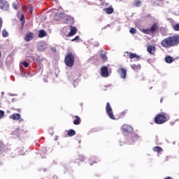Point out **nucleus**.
<instances>
[{"mask_svg":"<svg viewBox=\"0 0 179 179\" xmlns=\"http://www.w3.org/2000/svg\"><path fill=\"white\" fill-rule=\"evenodd\" d=\"M179 45V36L174 35L165 38L161 41L162 47L164 48H172V47H177Z\"/></svg>","mask_w":179,"mask_h":179,"instance_id":"nucleus-1","label":"nucleus"},{"mask_svg":"<svg viewBox=\"0 0 179 179\" xmlns=\"http://www.w3.org/2000/svg\"><path fill=\"white\" fill-rule=\"evenodd\" d=\"M154 121L155 124H157L158 125L164 124V122H167V114L164 112L157 114Z\"/></svg>","mask_w":179,"mask_h":179,"instance_id":"nucleus-2","label":"nucleus"},{"mask_svg":"<svg viewBox=\"0 0 179 179\" xmlns=\"http://www.w3.org/2000/svg\"><path fill=\"white\" fill-rule=\"evenodd\" d=\"M159 22H153L150 28L143 29L142 31L144 33V34H155V33L159 31Z\"/></svg>","mask_w":179,"mask_h":179,"instance_id":"nucleus-3","label":"nucleus"},{"mask_svg":"<svg viewBox=\"0 0 179 179\" xmlns=\"http://www.w3.org/2000/svg\"><path fill=\"white\" fill-rule=\"evenodd\" d=\"M64 62L66 66L72 68V66H73L75 64V56H73V54L71 52L67 53L64 58Z\"/></svg>","mask_w":179,"mask_h":179,"instance_id":"nucleus-4","label":"nucleus"},{"mask_svg":"<svg viewBox=\"0 0 179 179\" xmlns=\"http://www.w3.org/2000/svg\"><path fill=\"white\" fill-rule=\"evenodd\" d=\"M106 113L110 120H116L115 117L114 116V112H113V108H111V105L109 102L106 103Z\"/></svg>","mask_w":179,"mask_h":179,"instance_id":"nucleus-5","label":"nucleus"},{"mask_svg":"<svg viewBox=\"0 0 179 179\" xmlns=\"http://www.w3.org/2000/svg\"><path fill=\"white\" fill-rule=\"evenodd\" d=\"M101 76H102V78H108V76H110V73H108V67L106 66L101 67Z\"/></svg>","mask_w":179,"mask_h":179,"instance_id":"nucleus-6","label":"nucleus"},{"mask_svg":"<svg viewBox=\"0 0 179 179\" xmlns=\"http://www.w3.org/2000/svg\"><path fill=\"white\" fill-rule=\"evenodd\" d=\"M0 9L8 10L9 9V3L6 0H0Z\"/></svg>","mask_w":179,"mask_h":179,"instance_id":"nucleus-7","label":"nucleus"},{"mask_svg":"<svg viewBox=\"0 0 179 179\" xmlns=\"http://www.w3.org/2000/svg\"><path fill=\"white\" fill-rule=\"evenodd\" d=\"M117 73L120 75L121 79H127V69L124 68H120L117 70Z\"/></svg>","mask_w":179,"mask_h":179,"instance_id":"nucleus-8","label":"nucleus"},{"mask_svg":"<svg viewBox=\"0 0 179 179\" xmlns=\"http://www.w3.org/2000/svg\"><path fill=\"white\" fill-rule=\"evenodd\" d=\"M122 129L123 132H124L125 134H131L134 131V129L132 128V127L128 124H123L122 127Z\"/></svg>","mask_w":179,"mask_h":179,"instance_id":"nucleus-9","label":"nucleus"},{"mask_svg":"<svg viewBox=\"0 0 179 179\" xmlns=\"http://www.w3.org/2000/svg\"><path fill=\"white\" fill-rule=\"evenodd\" d=\"M125 54H127L129 55V57L130 59H134V58H136V61H139V59L141 58V57H139V55H138L135 53L126 52Z\"/></svg>","mask_w":179,"mask_h":179,"instance_id":"nucleus-10","label":"nucleus"},{"mask_svg":"<svg viewBox=\"0 0 179 179\" xmlns=\"http://www.w3.org/2000/svg\"><path fill=\"white\" fill-rule=\"evenodd\" d=\"M33 38H34V34L32 32H29L24 36V40L27 42L31 41V40H33Z\"/></svg>","mask_w":179,"mask_h":179,"instance_id":"nucleus-11","label":"nucleus"},{"mask_svg":"<svg viewBox=\"0 0 179 179\" xmlns=\"http://www.w3.org/2000/svg\"><path fill=\"white\" fill-rule=\"evenodd\" d=\"M156 50V48L154 45H150L147 47V50L149 54H151L153 55L155 54V51Z\"/></svg>","mask_w":179,"mask_h":179,"instance_id":"nucleus-12","label":"nucleus"},{"mask_svg":"<svg viewBox=\"0 0 179 179\" xmlns=\"http://www.w3.org/2000/svg\"><path fill=\"white\" fill-rule=\"evenodd\" d=\"M76 31H78V29L76 27L71 26L70 28V32L69 33V36L71 37V36H75L76 34Z\"/></svg>","mask_w":179,"mask_h":179,"instance_id":"nucleus-13","label":"nucleus"},{"mask_svg":"<svg viewBox=\"0 0 179 179\" xmlns=\"http://www.w3.org/2000/svg\"><path fill=\"white\" fill-rule=\"evenodd\" d=\"M20 114L19 113H13V115H10V118L13 120V121H17V120H20Z\"/></svg>","mask_w":179,"mask_h":179,"instance_id":"nucleus-14","label":"nucleus"},{"mask_svg":"<svg viewBox=\"0 0 179 179\" xmlns=\"http://www.w3.org/2000/svg\"><path fill=\"white\" fill-rule=\"evenodd\" d=\"M103 12H106L107 15H111V13H114V8H113L112 6H110L109 8H104Z\"/></svg>","mask_w":179,"mask_h":179,"instance_id":"nucleus-15","label":"nucleus"},{"mask_svg":"<svg viewBox=\"0 0 179 179\" xmlns=\"http://www.w3.org/2000/svg\"><path fill=\"white\" fill-rule=\"evenodd\" d=\"M131 69H133V71H141V68H142V67H141V64H131Z\"/></svg>","mask_w":179,"mask_h":179,"instance_id":"nucleus-16","label":"nucleus"},{"mask_svg":"<svg viewBox=\"0 0 179 179\" xmlns=\"http://www.w3.org/2000/svg\"><path fill=\"white\" fill-rule=\"evenodd\" d=\"M74 118H76V120L73 122V124H74V125H80V117L78 115L74 116Z\"/></svg>","mask_w":179,"mask_h":179,"instance_id":"nucleus-17","label":"nucleus"},{"mask_svg":"<svg viewBox=\"0 0 179 179\" xmlns=\"http://www.w3.org/2000/svg\"><path fill=\"white\" fill-rule=\"evenodd\" d=\"M45 36H47V32H45L43 29L38 31L39 38H43V37H45Z\"/></svg>","mask_w":179,"mask_h":179,"instance_id":"nucleus-18","label":"nucleus"},{"mask_svg":"<svg viewBox=\"0 0 179 179\" xmlns=\"http://www.w3.org/2000/svg\"><path fill=\"white\" fill-rule=\"evenodd\" d=\"M100 57L101 59H103V61H104L105 62L106 61L108 60L107 55H106V52H104L103 50L101 51Z\"/></svg>","mask_w":179,"mask_h":179,"instance_id":"nucleus-19","label":"nucleus"},{"mask_svg":"<svg viewBox=\"0 0 179 179\" xmlns=\"http://www.w3.org/2000/svg\"><path fill=\"white\" fill-rule=\"evenodd\" d=\"M69 136H75L76 135V131L73 129H69L67 132Z\"/></svg>","mask_w":179,"mask_h":179,"instance_id":"nucleus-20","label":"nucleus"},{"mask_svg":"<svg viewBox=\"0 0 179 179\" xmlns=\"http://www.w3.org/2000/svg\"><path fill=\"white\" fill-rule=\"evenodd\" d=\"M165 62L166 64H171V62H173V57H171V56H166L165 57Z\"/></svg>","mask_w":179,"mask_h":179,"instance_id":"nucleus-21","label":"nucleus"},{"mask_svg":"<svg viewBox=\"0 0 179 179\" xmlns=\"http://www.w3.org/2000/svg\"><path fill=\"white\" fill-rule=\"evenodd\" d=\"M154 152H157V153H160V152H163V148L160 146H156L153 148Z\"/></svg>","mask_w":179,"mask_h":179,"instance_id":"nucleus-22","label":"nucleus"},{"mask_svg":"<svg viewBox=\"0 0 179 179\" xmlns=\"http://www.w3.org/2000/svg\"><path fill=\"white\" fill-rule=\"evenodd\" d=\"M89 163L90 166H93L94 163H97V159L96 158H91L89 160Z\"/></svg>","mask_w":179,"mask_h":179,"instance_id":"nucleus-23","label":"nucleus"},{"mask_svg":"<svg viewBox=\"0 0 179 179\" xmlns=\"http://www.w3.org/2000/svg\"><path fill=\"white\" fill-rule=\"evenodd\" d=\"M172 29H173V30L175 31H179V23L178 24H173L172 25Z\"/></svg>","mask_w":179,"mask_h":179,"instance_id":"nucleus-24","label":"nucleus"},{"mask_svg":"<svg viewBox=\"0 0 179 179\" xmlns=\"http://www.w3.org/2000/svg\"><path fill=\"white\" fill-rule=\"evenodd\" d=\"M38 51H45V46L44 45H40L38 47Z\"/></svg>","mask_w":179,"mask_h":179,"instance_id":"nucleus-25","label":"nucleus"},{"mask_svg":"<svg viewBox=\"0 0 179 179\" xmlns=\"http://www.w3.org/2000/svg\"><path fill=\"white\" fill-rule=\"evenodd\" d=\"M2 36L3 37H8L9 36V33H8V31H6V29H3L2 31Z\"/></svg>","mask_w":179,"mask_h":179,"instance_id":"nucleus-26","label":"nucleus"},{"mask_svg":"<svg viewBox=\"0 0 179 179\" xmlns=\"http://www.w3.org/2000/svg\"><path fill=\"white\" fill-rule=\"evenodd\" d=\"M85 162V157H79L76 161L77 163H80Z\"/></svg>","mask_w":179,"mask_h":179,"instance_id":"nucleus-27","label":"nucleus"},{"mask_svg":"<svg viewBox=\"0 0 179 179\" xmlns=\"http://www.w3.org/2000/svg\"><path fill=\"white\" fill-rule=\"evenodd\" d=\"M126 114H128V110H125L123 112H122L120 113V117L122 118V117H125Z\"/></svg>","mask_w":179,"mask_h":179,"instance_id":"nucleus-28","label":"nucleus"},{"mask_svg":"<svg viewBox=\"0 0 179 179\" xmlns=\"http://www.w3.org/2000/svg\"><path fill=\"white\" fill-rule=\"evenodd\" d=\"M135 134H131L129 138L127 139V141H131L132 142H134L135 141Z\"/></svg>","mask_w":179,"mask_h":179,"instance_id":"nucleus-29","label":"nucleus"},{"mask_svg":"<svg viewBox=\"0 0 179 179\" xmlns=\"http://www.w3.org/2000/svg\"><path fill=\"white\" fill-rule=\"evenodd\" d=\"M5 149V145H3V143L0 141V152H2Z\"/></svg>","mask_w":179,"mask_h":179,"instance_id":"nucleus-30","label":"nucleus"},{"mask_svg":"<svg viewBox=\"0 0 179 179\" xmlns=\"http://www.w3.org/2000/svg\"><path fill=\"white\" fill-rule=\"evenodd\" d=\"M136 6L139 7L141 5H142V1L137 0L134 2Z\"/></svg>","mask_w":179,"mask_h":179,"instance_id":"nucleus-31","label":"nucleus"},{"mask_svg":"<svg viewBox=\"0 0 179 179\" xmlns=\"http://www.w3.org/2000/svg\"><path fill=\"white\" fill-rule=\"evenodd\" d=\"M129 31L131 34H136V29L135 28H131Z\"/></svg>","mask_w":179,"mask_h":179,"instance_id":"nucleus-32","label":"nucleus"},{"mask_svg":"<svg viewBox=\"0 0 179 179\" xmlns=\"http://www.w3.org/2000/svg\"><path fill=\"white\" fill-rule=\"evenodd\" d=\"M22 65H24V68H27L29 66V62H22Z\"/></svg>","mask_w":179,"mask_h":179,"instance_id":"nucleus-33","label":"nucleus"},{"mask_svg":"<svg viewBox=\"0 0 179 179\" xmlns=\"http://www.w3.org/2000/svg\"><path fill=\"white\" fill-rule=\"evenodd\" d=\"M24 15H23V14H22L21 15H20V22H24Z\"/></svg>","mask_w":179,"mask_h":179,"instance_id":"nucleus-34","label":"nucleus"},{"mask_svg":"<svg viewBox=\"0 0 179 179\" xmlns=\"http://www.w3.org/2000/svg\"><path fill=\"white\" fill-rule=\"evenodd\" d=\"M5 115V112L3 110H0V118H2Z\"/></svg>","mask_w":179,"mask_h":179,"instance_id":"nucleus-35","label":"nucleus"},{"mask_svg":"<svg viewBox=\"0 0 179 179\" xmlns=\"http://www.w3.org/2000/svg\"><path fill=\"white\" fill-rule=\"evenodd\" d=\"M13 8L14 9L17 10V4H16V3H13Z\"/></svg>","mask_w":179,"mask_h":179,"instance_id":"nucleus-36","label":"nucleus"},{"mask_svg":"<svg viewBox=\"0 0 179 179\" xmlns=\"http://www.w3.org/2000/svg\"><path fill=\"white\" fill-rule=\"evenodd\" d=\"M28 9H29L30 13H33V6H30Z\"/></svg>","mask_w":179,"mask_h":179,"instance_id":"nucleus-37","label":"nucleus"},{"mask_svg":"<svg viewBox=\"0 0 179 179\" xmlns=\"http://www.w3.org/2000/svg\"><path fill=\"white\" fill-rule=\"evenodd\" d=\"M76 40H79V36L75 37V38L71 39V41H76Z\"/></svg>","mask_w":179,"mask_h":179,"instance_id":"nucleus-38","label":"nucleus"},{"mask_svg":"<svg viewBox=\"0 0 179 179\" xmlns=\"http://www.w3.org/2000/svg\"><path fill=\"white\" fill-rule=\"evenodd\" d=\"M27 6H22V10H24V11H27Z\"/></svg>","mask_w":179,"mask_h":179,"instance_id":"nucleus-39","label":"nucleus"},{"mask_svg":"<svg viewBox=\"0 0 179 179\" xmlns=\"http://www.w3.org/2000/svg\"><path fill=\"white\" fill-rule=\"evenodd\" d=\"M50 179H58V176H53L52 178Z\"/></svg>","mask_w":179,"mask_h":179,"instance_id":"nucleus-40","label":"nucleus"},{"mask_svg":"<svg viewBox=\"0 0 179 179\" xmlns=\"http://www.w3.org/2000/svg\"><path fill=\"white\" fill-rule=\"evenodd\" d=\"M164 179H173L171 177H166V178H164Z\"/></svg>","mask_w":179,"mask_h":179,"instance_id":"nucleus-41","label":"nucleus"},{"mask_svg":"<svg viewBox=\"0 0 179 179\" xmlns=\"http://www.w3.org/2000/svg\"><path fill=\"white\" fill-rule=\"evenodd\" d=\"M160 103H163V98H161Z\"/></svg>","mask_w":179,"mask_h":179,"instance_id":"nucleus-42","label":"nucleus"},{"mask_svg":"<svg viewBox=\"0 0 179 179\" xmlns=\"http://www.w3.org/2000/svg\"><path fill=\"white\" fill-rule=\"evenodd\" d=\"M99 1H103V0H99Z\"/></svg>","mask_w":179,"mask_h":179,"instance_id":"nucleus-43","label":"nucleus"}]
</instances>
